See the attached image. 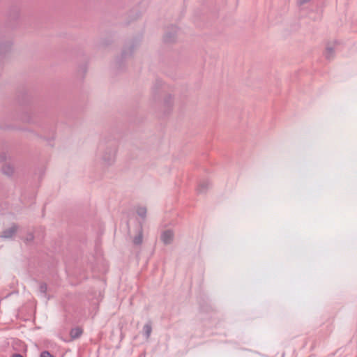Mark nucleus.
Here are the masks:
<instances>
[{"label": "nucleus", "mask_w": 357, "mask_h": 357, "mask_svg": "<svg viewBox=\"0 0 357 357\" xmlns=\"http://www.w3.org/2000/svg\"><path fill=\"white\" fill-rule=\"evenodd\" d=\"M116 149L117 143L115 140H104L100 142L98 150L103 165H111L114 163Z\"/></svg>", "instance_id": "nucleus-1"}, {"label": "nucleus", "mask_w": 357, "mask_h": 357, "mask_svg": "<svg viewBox=\"0 0 357 357\" xmlns=\"http://www.w3.org/2000/svg\"><path fill=\"white\" fill-rule=\"evenodd\" d=\"M17 230V226L16 225H13L10 228L3 231L0 237L3 238H10L15 234Z\"/></svg>", "instance_id": "nucleus-2"}, {"label": "nucleus", "mask_w": 357, "mask_h": 357, "mask_svg": "<svg viewBox=\"0 0 357 357\" xmlns=\"http://www.w3.org/2000/svg\"><path fill=\"white\" fill-rule=\"evenodd\" d=\"M177 28L173 26L171 31H167L165 36L164 40L165 43H173L176 38Z\"/></svg>", "instance_id": "nucleus-3"}, {"label": "nucleus", "mask_w": 357, "mask_h": 357, "mask_svg": "<svg viewBox=\"0 0 357 357\" xmlns=\"http://www.w3.org/2000/svg\"><path fill=\"white\" fill-rule=\"evenodd\" d=\"M173 238L174 234L171 230H166L161 235V240L166 245L170 244L173 241Z\"/></svg>", "instance_id": "nucleus-4"}, {"label": "nucleus", "mask_w": 357, "mask_h": 357, "mask_svg": "<svg viewBox=\"0 0 357 357\" xmlns=\"http://www.w3.org/2000/svg\"><path fill=\"white\" fill-rule=\"evenodd\" d=\"M12 42L10 40L0 43V54L8 52L10 50Z\"/></svg>", "instance_id": "nucleus-5"}, {"label": "nucleus", "mask_w": 357, "mask_h": 357, "mask_svg": "<svg viewBox=\"0 0 357 357\" xmlns=\"http://www.w3.org/2000/svg\"><path fill=\"white\" fill-rule=\"evenodd\" d=\"M83 333V331L79 327L73 328L70 330V335L72 340L79 338Z\"/></svg>", "instance_id": "nucleus-6"}, {"label": "nucleus", "mask_w": 357, "mask_h": 357, "mask_svg": "<svg viewBox=\"0 0 357 357\" xmlns=\"http://www.w3.org/2000/svg\"><path fill=\"white\" fill-rule=\"evenodd\" d=\"M210 185V183L208 181H202L199 182L198 187H197V191L199 193H204L206 192V190L208 188Z\"/></svg>", "instance_id": "nucleus-7"}, {"label": "nucleus", "mask_w": 357, "mask_h": 357, "mask_svg": "<svg viewBox=\"0 0 357 357\" xmlns=\"http://www.w3.org/2000/svg\"><path fill=\"white\" fill-rule=\"evenodd\" d=\"M2 172L7 176H11L14 172V169L10 165H5L2 167Z\"/></svg>", "instance_id": "nucleus-8"}, {"label": "nucleus", "mask_w": 357, "mask_h": 357, "mask_svg": "<svg viewBox=\"0 0 357 357\" xmlns=\"http://www.w3.org/2000/svg\"><path fill=\"white\" fill-rule=\"evenodd\" d=\"M152 327L150 324H146L143 327V332L145 337L148 339L151 333Z\"/></svg>", "instance_id": "nucleus-9"}, {"label": "nucleus", "mask_w": 357, "mask_h": 357, "mask_svg": "<svg viewBox=\"0 0 357 357\" xmlns=\"http://www.w3.org/2000/svg\"><path fill=\"white\" fill-rule=\"evenodd\" d=\"M334 50L331 47H327L324 53L325 57L330 60L333 58L334 56Z\"/></svg>", "instance_id": "nucleus-10"}, {"label": "nucleus", "mask_w": 357, "mask_h": 357, "mask_svg": "<svg viewBox=\"0 0 357 357\" xmlns=\"http://www.w3.org/2000/svg\"><path fill=\"white\" fill-rule=\"evenodd\" d=\"M143 235L142 231H140L138 235H137L133 239V243L136 245H139L142 243Z\"/></svg>", "instance_id": "nucleus-11"}, {"label": "nucleus", "mask_w": 357, "mask_h": 357, "mask_svg": "<svg viewBox=\"0 0 357 357\" xmlns=\"http://www.w3.org/2000/svg\"><path fill=\"white\" fill-rule=\"evenodd\" d=\"M137 213L139 216L142 217V218H144L146 215V208L145 207H139L137 209Z\"/></svg>", "instance_id": "nucleus-12"}, {"label": "nucleus", "mask_w": 357, "mask_h": 357, "mask_svg": "<svg viewBox=\"0 0 357 357\" xmlns=\"http://www.w3.org/2000/svg\"><path fill=\"white\" fill-rule=\"evenodd\" d=\"M134 46H130L125 49L122 53L123 58H126L128 55H130L133 51Z\"/></svg>", "instance_id": "nucleus-13"}, {"label": "nucleus", "mask_w": 357, "mask_h": 357, "mask_svg": "<svg viewBox=\"0 0 357 357\" xmlns=\"http://www.w3.org/2000/svg\"><path fill=\"white\" fill-rule=\"evenodd\" d=\"M47 289V286L45 283H41L40 284L39 290L41 294H43L45 295Z\"/></svg>", "instance_id": "nucleus-14"}, {"label": "nucleus", "mask_w": 357, "mask_h": 357, "mask_svg": "<svg viewBox=\"0 0 357 357\" xmlns=\"http://www.w3.org/2000/svg\"><path fill=\"white\" fill-rule=\"evenodd\" d=\"M33 238H34V236H33V234L29 233V234H28L26 235V238H25V239H24V241H25L26 243H30V242L33 241Z\"/></svg>", "instance_id": "nucleus-15"}, {"label": "nucleus", "mask_w": 357, "mask_h": 357, "mask_svg": "<svg viewBox=\"0 0 357 357\" xmlns=\"http://www.w3.org/2000/svg\"><path fill=\"white\" fill-rule=\"evenodd\" d=\"M40 357H53V356L49 351H45L40 354Z\"/></svg>", "instance_id": "nucleus-16"}, {"label": "nucleus", "mask_w": 357, "mask_h": 357, "mask_svg": "<svg viewBox=\"0 0 357 357\" xmlns=\"http://www.w3.org/2000/svg\"><path fill=\"white\" fill-rule=\"evenodd\" d=\"M310 0H298V3L301 5L308 2Z\"/></svg>", "instance_id": "nucleus-17"}, {"label": "nucleus", "mask_w": 357, "mask_h": 357, "mask_svg": "<svg viewBox=\"0 0 357 357\" xmlns=\"http://www.w3.org/2000/svg\"><path fill=\"white\" fill-rule=\"evenodd\" d=\"M1 160H5L6 159V155L5 153H3L2 155H1Z\"/></svg>", "instance_id": "nucleus-18"}, {"label": "nucleus", "mask_w": 357, "mask_h": 357, "mask_svg": "<svg viewBox=\"0 0 357 357\" xmlns=\"http://www.w3.org/2000/svg\"><path fill=\"white\" fill-rule=\"evenodd\" d=\"M12 357H23V356L20 354H15L12 356Z\"/></svg>", "instance_id": "nucleus-19"}, {"label": "nucleus", "mask_w": 357, "mask_h": 357, "mask_svg": "<svg viewBox=\"0 0 357 357\" xmlns=\"http://www.w3.org/2000/svg\"><path fill=\"white\" fill-rule=\"evenodd\" d=\"M169 100L167 101V104H168V105L171 104V102H172V101H171L172 98H171V97H169Z\"/></svg>", "instance_id": "nucleus-20"}]
</instances>
